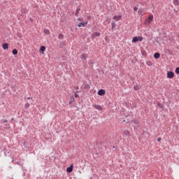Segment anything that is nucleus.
Instances as JSON below:
<instances>
[{
	"label": "nucleus",
	"instance_id": "1",
	"mask_svg": "<svg viewBox=\"0 0 179 179\" xmlns=\"http://www.w3.org/2000/svg\"><path fill=\"white\" fill-rule=\"evenodd\" d=\"M153 20V15H150L147 19H145V24H150Z\"/></svg>",
	"mask_w": 179,
	"mask_h": 179
},
{
	"label": "nucleus",
	"instance_id": "2",
	"mask_svg": "<svg viewBox=\"0 0 179 179\" xmlns=\"http://www.w3.org/2000/svg\"><path fill=\"white\" fill-rule=\"evenodd\" d=\"M143 37L142 36H135L133 38L131 43H137V41H143Z\"/></svg>",
	"mask_w": 179,
	"mask_h": 179
},
{
	"label": "nucleus",
	"instance_id": "3",
	"mask_svg": "<svg viewBox=\"0 0 179 179\" xmlns=\"http://www.w3.org/2000/svg\"><path fill=\"white\" fill-rule=\"evenodd\" d=\"M100 36H101V34H100V32H94L92 34L91 38H92V40H94L96 37H100Z\"/></svg>",
	"mask_w": 179,
	"mask_h": 179
},
{
	"label": "nucleus",
	"instance_id": "4",
	"mask_svg": "<svg viewBox=\"0 0 179 179\" xmlns=\"http://www.w3.org/2000/svg\"><path fill=\"white\" fill-rule=\"evenodd\" d=\"M167 78L168 79H173V78H174V72L169 71L167 73Z\"/></svg>",
	"mask_w": 179,
	"mask_h": 179
},
{
	"label": "nucleus",
	"instance_id": "5",
	"mask_svg": "<svg viewBox=\"0 0 179 179\" xmlns=\"http://www.w3.org/2000/svg\"><path fill=\"white\" fill-rule=\"evenodd\" d=\"M98 94H99V96H104V94H106V90H99L98 91Z\"/></svg>",
	"mask_w": 179,
	"mask_h": 179
},
{
	"label": "nucleus",
	"instance_id": "6",
	"mask_svg": "<svg viewBox=\"0 0 179 179\" xmlns=\"http://www.w3.org/2000/svg\"><path fill=\"white\" fill-rule=\"evenodd\" d=\"M94 107L96 108V110H99V111H102L103 110V106L100 105H94Z\"/></svg>",
	"mask_w": 179,
	"mask_h": 179
},
{
	"label": "nucleus",
	"instance_id": "7",
	"mask_svg": "<svg viewBox=\"0 0 179 179\" xmlns=\"http://www.w3.org/2000/svg\"><path fill=\"white\" fill-rule=\"evenodd\" d=\"M67 173H72L73 171V165H71L70 167L66 168Z\"/></svg>",
	"mask_w": 179,
	"mask_h": 179
},
{
	"label": "nucleus",
	"instance_id": "8",
	"mask_svg": "<svg viewBox=\"0 0 179 179\" xmlns=\"http://www.w3.org/2000/svg\"><path fill=\"white\" fill-rule=\"evenodd\" d=\"M78 26L79 27H86V26H87V22H81V23L78 24Z\"/></svg>",
	"mask_w": 179,
	"mask_h": 179
},
{
	"label": "nucleus",
	"instance_id": "9",
	"mask_svg": "<svg viewBox=\"0 0 179 179\" xmlns=\"http://www.w3.org/2000/svg\"><path fill=\"white\" fill-rule=\"evenodd\" d=\"M121 15H115L113 17V20H115V22H118V20H121Z\"/></svg>",
	"mask_w": 179,
	"mask_h": 179
},
{
	"label": "nucleus",
	"instance_id": "10",
	"mask_svg": "<svg viewBox=\"0 0 179 179\" xmlns=\"http://www.w3.org/2000/svg\"><path fill=\"white\" fill-rule=\"evenodd\" d=\"M2 48L3 50H8V48H9V44L8 43H3L2 45Z\"/></svg>",
	"mask_w": 179,
	"mask_h": 179
},
{
	"label": "nucleus",
	"instance_id": "11",
	"mask_svg": "<svg viewBox=\"0 0 179 179\" xmlns=\"http://www.w3.org/2000/svg\"><path fill=\"white\" fill-rule=\"evenodd\" d=\"M43 33H45L46 34V36H50V30H48L47 29H43Z\"/></svg>",
	"mask_w": 179,
	"mask_h": 179
},
{
	"label": "nucleus",
	"instance_id": "12",
	"mask_svg": "<svg viewBox=\"0 0 179 179\" xmlns=\"http://www.w3.org/2000/svg\"><path fill=\"white\" fill-rule=\"evenodd\" d=\"M154 58H155V59H157L160 58V53H158V52L155 53L154 54Z\"/></svg>",
	"mask_w": 179,
	"mask_h": 179
},
{
	"label": "nucleus",
	"instance_id": "13",
	"mask_svg": "<svg viewBox=\"0 0 179 179\" xmlns=\"http://www.w3.org/2000/svg\"><path fill=\"white\" fill-rule=\"evenodd\" d=\"M173 5H175L176 6H178L179 5L178 0H173Z\"/></svg>",
	"mask_w": 179,
	"mask_h": 179
},
{
	"label": "nucleus",
	"instance_id": "14",
	"mask_svg": "<svg viewBox=\"0 0 179 179\" xmlns=\"http://www.w3.org/2000/svg\"><path fill=\"white\" fill-rule=\"evenodd\" d=\"M41 51H42V54H44V51H45V46H41Z\"/></svg>",
	"mask_w": 179,
	"mask_h": 179
},
{
	"label": "nucleus",
	"instance_id": "15",
	"mask_svg": "<svg viewBox=\"0 0 179 179\" xmlns=\"http://www.w3.org/2000/svg\"><path fill=\"white\" fill-rule=\"evenodd\" d=\"M29 107H30V104L29 103H27L24 104L25 110H27V108H29Z\"/></svg>",
	"mask_w": 179,
	"mask_h": 179
},
{
	"label": "nucleus",
	"instance_id": "16",
	"mask_svg": "<svg viewBox=\"0 0 179 179\" xmlns=\"http://www.w3.org/2000/svg\"><path fill=\"white\" fill-rule=\"evenodd\" d=\"M138 15H142V13H143V9L140 8L138 11Z\"/></svg>",
	"mask_w": 179,
	"mask_h": 179
},
{
	"label": "nucleus",
	"instance_id": "17",
	"mask_svg": "<svg viewBox=\"0 0 179 179\" xmlns=\"http://www.w3.org/2000/svg\"><path fill=\"white\" fill-rule=\"evenodd\" d=\"M13 55H17V50L14 49V50H13Z\"/></svg>",
	"mask_w": 179,
	"mask_h": 179
},
{
	"label": "nucleus",
	"instance_id": "18",
	"mask_svg": "<svg viewBox=\"0 0 179 179\" xmlns=\"http://www.w3.org/2000/svg\"><path fill=\"white\" fill-rule=\"evenodd\" d=\"M124 135H126L127 136H129V135H130L129 131H124Z\"/></svg>",
	"mask_w": 179,
	"mask_h": 179
},
{
	"label": "nucleus",
	"instance_id": "19",
	"mask_svg": "<svg viewBox=\"0 0 179 179\" xmlns=\"http://www.w3.org/2000/svg\"><path fill=\"white\" fill-rule=\"evenodd\" d=\"M111 25H112V29H114V27H115V22H113L111 23Z\"/></svg>",
	"mask_w": 179,
	"mask_h": 179
},
{
	"label": "nucleus",
	"instance_id": "20",
	"mask_svg": "<svg viewBox=\"0 0 179 179\" xmlns=\"http://www.w3.org/2000/svg\"><path fill=\"white\" fill-rule=\"evenodd\" d=\"M59 38H60V39L64 38V36H63L62 34H60L59 35Z\"/></svg>",
	"mask_w": 179,
	"mask_h": 179
},
{
	"label": "nucleus",
	"instance_id": "21",
	"mask_svg": "<svg viewBox=\"0 0 179 179\" xmlns=\"http://www.w3.org/2000/svg\"><path fill=\"white\" fill-rule=\"evenodd\" d=\"M176 73H179V67L176 68Z\"/></svg>",
	"mask_w": 179,
	"mask_h": 179
},
{
	"label": "nucleus",
	"instance_id": "22",
	"mask_svg": "<svg viewBox=\"0 0 179 179\" xmlns=\"http://www.w3.org/2000/svg\"><path fill=\"white\" fill-rule=\"evenodd\" d=\"M147 65H148V66H152V63L151 62H147Z\"/></svg>",
	"mask_w": 179,
	"mask_h": 179
},
{
	"label": "nucleus",
	"instance_id": "23",
	"mask_svg": "<svg viewBox=\"0 0 179 179\" xmlns=\"http://www.w3.org/2000/svg\"><path fill=\"white\" fill-rule=\"evenodd\" d=\"M134 10L135 12H136V10H138V7H134Z\"/></svg>",
	"mask_w": 179,
	"mask_h": 179
},
{
	"label": "nucleus",
	"instance_id": "24",
	"mask_svg": "<svg viewBox=\"0 0 179 179\" xmlns=\"http://www.w3.org/2000/svg\"><path fill=\"white\" fill-rule=\"evenodd\" d=\"M134 124H139V122L138 120H134Z\"/></svg>",
	"mask_w": 179,
	"mask_h": 179
},
{
	"label": "nucleus",
	"instance_id": "25",
	"mask_svg": "<svg viewBox=\"0 0 179 179\" xmlns=\"http://www.w3.org/2000/svg\"><path fill=\"white\" fill-rule=\"evenodd\" d=\"M82 58H86V55L85 54L82 55Z\"/></svg>",
	"mask_w": 179,
	"mask_h": 179
},
{
	"label": "nucleus",
	"instance_id": "26",
	"mask_svg": "<svg viewBox=\"0 0 179 179\" xmlns=\"http://www.w3.org/2000/svg\"><path fill=\"white\" fill-rule=\"evenodd\" d=\"M157 141H158V142H160V141H162V138L159 137V138H157Z\"/></svg>",
	"mask_w": 179,
	"mask_h": 179
},
{
	"label": "nucleus",
	"instance_id": "27",
	"mask_svg": "<svg viewBox=\"0 0 179 179\" xmlns=\"http://www.w3.org/2000/svg\"><path fill=\"white\" fill-rule=\"evenodd\" d=\"M78 20L79 21V22H82V18H80V17H79V18H78Z\"/></svg>",
	"mask_w": 179,
	"mask_h": 179
},
{
	"label": "nucleus",
	"instance_id": "28",
	"mask_svg": "<svg viewBox=\"0 0 179 179\" xmlns=\"http://www.w3.org/2000/svg\"><path fill=\"white\" fill-rule=\"evenodd\" d=\"M78 13H79V12H78V11L76 12V16H78Z\"/></svg>",
	"mask_w": 179,
	"mask_h": 179
},
{
	"label": "nucleus",
	"instance_id": "29",
	"mask_svg": "<svg viewBox=\"0 0 179 179\" xmlns=\"http://www.w3.org/2000/svg\"><path fill=\"white\" fill-rule=\"evenodd\" d=\"M134 90H137V87H134Z\"/></svg>",
	"mask_w": 179,
	"mask_h": 179
},
{
	"label": "nucleus",
	"instance_id": "30",
	"mask_svg": "<svg viewBox=\"0 0 179 179\" xmlns=\"http://www.w3.org/2000/svg\"><path fill=\"white\" fill-rule=\"evenodd\" d=\"M75 96H76V97H78V94H76Z\"/></svg>",
	"mask_w": 179,
	"mask_h": 179
},
{
	"label": "nucleus",
	"instance_id": "31",
	"mask_svg": "<svg viewBox=\"0 0 179 179\" xmlns=\"http://www.w3.org/2000/svg\"><path fill=\"white\" fill-rule=\"evenodd\" d=\"M27 99H28V100H30V97H28Z\"/></svg>",
	"mask_w": 179,
	"mask_h": 179
},
{
	"label": "nucleus",
	"instance_id": "32",
	"mask_svg": "<svg viewBox=\"0 0 179 179\" xmlns=\"http://www.w3.org/2000/svg\"><path fill=\"white\" fill-rule=\"evenodd\" d=\"M22 12H23V10H22Z\"/></svg>",
	"mask_w": 179,
	"mask_h": 179
},
{
	"label": "nucleus",
	"instance_id": "33",
	"mask_svg": "<svg viewBox=\"0 0 179 179\" xmlns=\"http://www.w3.org/2000/svg\"><path fill=\"white\" fill-rule=\"evenodd\" d=\"M4 122H6V121H4Z\"/></svg>",
	"mask_w": 179,
	"mask_h": 179
}]
</instances>
